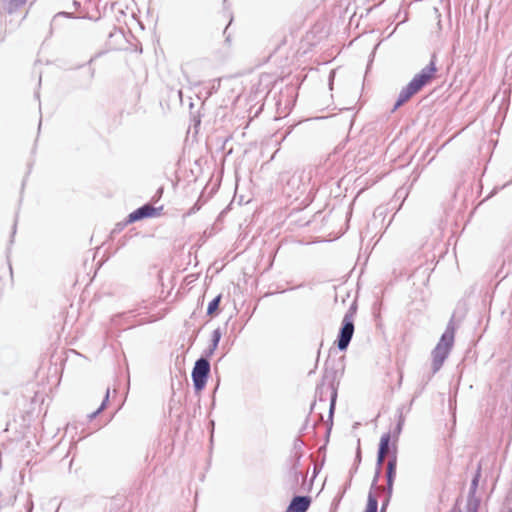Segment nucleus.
Wrapping results in <instances>:
<instances>
[{
  "instance_id": "f8f14e48",
  "label": "nucleus",
  "mask_w": 512,
  "mask_h": 512,
  "mask_svg": "<svg viewBox=\"0 0 512 512\" xmlns=\"http://www.w3.org/2000/svg\"><path fill=\"white\" fill-rule=\"evenodd\" d=\"M9 276L10 273L6 269L0 271V290L5 287Z\"/></svg>"
},
{
  "instance_id": "7ed1b4c3",
  "label": "nucleus",
  "mask_w": 512,
  "mask_h": 512,
  "mask_svg": "<svg viewBox=\"0 0 512 512\" xmlns=\"http://www.w3.org/2000/svg\"><path fill=\"white\" fill-rule=\"evenodd\" d=\"M209 372L210 364L206 359L201 358L196 361L192 371V379L196 389L201 390L205 386Z\"/></svg>"
},
{
  "instance_id": "f03ea898",
  "label": "nucleus",
  "mask_w": 512,
  "mask_h": 512,
  "mask_svg": "<svg viewBox=\"0 0 512 512\" xmlns=\"http://www.w3.org/2000/svg\"><path fill=\"white\" fill-rule=\"evenodd\" d=\"M455 337V329L453 326H448L444 334L441 336L438 344L432 351V364L435 371L439 370L448 357Z\"/></svg>"
},
{
  "instance_id": "423d86ee",
  "label": "nucleus",
  "mask_w": 512,
  "mask_h": 512,
  "mask_svg": "<svg viewBox=\"0 0 512 512\" xmlns=\"http://www.w3.org/2000/svg\"><path fill=\"white\" fill-rule=\"evenodd\" d=\"M311 505V498L309 496H296L294 497L286 512H306Z\"/></svg>"
},
{
  "instance_id": "0eeeda50",
  "label": "nucleus",
  "mask_w": 512,
  "mask_h": 512,
  "mask_svg": "<svg viewBox=\"0 0 512 512\" xmlns=\"http://www.w3.org/2000/svg\"><path fill=\"white\" fill-rule=\"evenodd\" d=\"M27 0H2V9L5 13L12 14L26 4Z\"/></svg>"
},
{
  "instance_id": "39448f33",
  "label": "nucleus",
  "mask_w": 512,
  "mask_h": 512,
  "mask_svg": "<svg viewBox=\"0 0 512 512\" xmlns=\"http://www.w3.org/2000/svg\"><path fill=\"white\" fill-rule=\"evenodd\" d=\"M163 207L155 208L149 204H146L128 215L127 223L131 224L144 218H153L161 214Z\"/></svg>"
},
{
  "instance_id": "ddd939ff",
  "label": "nucleus",
  "mask_w": 512,
  "mask_h": 512,
  "mask_svg": "<svg viewBox=\"0 0 512 512\" xmlns=\"http://www.w3.org/2000/svg\"><path fill=\"white\" fill-rule=\"evenodd\" d=\"M385 457L386 455H381L379 452H378V457H377V462L378 464H383L384 460H385Z\"/></svg>"
},
{
  "instance_id": "9b49d317",
  "label": "nucleus",
  "mask_w": 512,
  "mask_h": 512,
  "mask_svg": "<svg viewBox=\"0 0 512 512\" xmlns=\"http://www.w3.org/2000/svg\"><path fill=\"white\" fill-rule=\"evenodd\" d=\"M395 469H396V459L393 458L388 462L387 466V477H388V484L391 486L393 477L395 475Z\"/></svg>"
},
{
  "instance_id": "6e6552de",
  "label": "nucleus",
  "mask_w": 512,
  "mask_h": 512,
  "mask_svg": "<svg viewBox=\"0 0 512 512\" xmlns=\"http://www.w3.org/2000/svg\"><path fill=\"white\" fill-rule=\"evenodd\" d=\"M390 441H391L390 433H385L381 436L380 443H379V451H378L381 455L388 454Z\"/></svg>"
},
{
  "instance_id": "f257e3e1",
  "label": "nucleus",
  "mask_w": 512,
  "mask_h": 512,
  "mask_svg": "<svg viewBox=\"0 0 512 512\" xmlns=\"http://www.w3.org/2000/svg\"><path fill=\"white\" fill-rule=\"evenodd\" d=\"M436 72L437 68L435 61L431 60L430 64L423 68L420 73L416 74L408 85L401 90L395 104V109L403 105L425 85L430 83L435 78Z\"/></svg>"
},
{
  "instance_id": "1a4fd4ad",
  "label": "nucleus",
  "mask_w": 512,
  "mask_h": 512,
  "mask_svg": "<svg viewBox=\"0 0 512 512\" xmlns=\"http://www.w3.org/2000/svg\"><path fill=\"white\" fill-rule=\"evenodd\" d=\"M377 509H378L377 497L372 492H370L368 494L367 505H366L364 512H377Z\"/></svg>"
},
{
  "instance_id": "20e7f679",
  "label": "nucleus",
  "mask_w": 512,
  "mask_h": 512,
  "mask_svg": "<svg viewBox=\"0 0 512 512\" xmlns=\"http://www.w3.org/2000/svg\"><path fill=\"white\" fill-rule=\"evenodd\" d=\"M354 333V324L351 314H346L343 318V327L341 328L339 338H338V348L340 350H345L353 336Z\"/></svg>"
},
{
  "instance_id": "9d476101",
  "label": "nucleus",
  "mask_w": 512,
  "mask_h": 512,
  "mask_svg": "<svg viewBox=\"0 0 512 512\" xmlns=\"http://www.w3.org/2000/svg\"><path fill=\"white\" fill-rule=\"evenodd\" d=\"M220 301H221V295H218L217 297H215L208 305V308H207V315L208 316H211L213 317L214 315L217 314L218 312V309H219V304H220Z\"/></svg>"
}]
</instances>
